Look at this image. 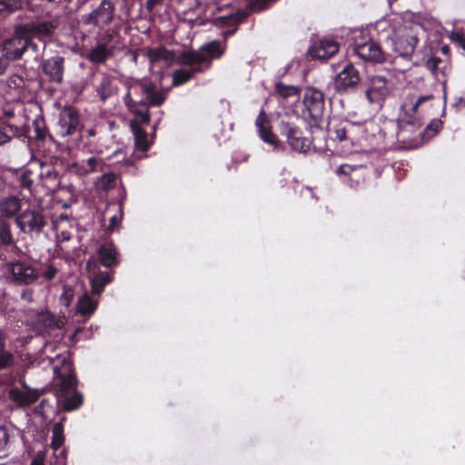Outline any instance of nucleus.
<instances>
[{
    "label": "nucleus",
    "mask_w": 465,
    "mask_h": 465,
    "mask_svg": "<svg viewBox=\"0 0 465 465\" xmlns=\"http://www.w3.org/2000/svg\"><path fill=\"white\" fill-rule=\"evenodd\" d=\"M115 17V5L112 0H101L79 21L83 37H92L95 45L89 51L87 59L93 64H104L114 56L123 43L117 28L111 26Z\"/></svg>",
    "instance_id": "nucleus-1"
},
{
    "label": "nucleus",
    "mask_w": 465,
    "mask_h": 465,
    "mask_svg": "<svg viewBox=\"0 0 465 465\" xmlns=\"http://www.w3.org/2000/svg\"><path fill=\"white\" fill-rule=\"evenodd\" d=\"M350 47L354 54L365 62L373 64L390 62L393 64H396V57L391 58V55L382 49L367 28L357 30L353 33Z\"/></svg>",
    "instance_id": "nucleus-2"
},
{
    "label": "nucleus",
    "mask_w": 465,
    "mask_h": 465,
    "mask_svg": "<svg viewBox=\"0 0 465 465\" xmlns=\"http://www.w3.org/2000/svg\"><path fill=\"white\" fill-rule=\"evenodd\" d=\"M226 43L222 44L219 40H213L203 45L199 52L195 50H183L177 57L181 64H198L205 68V71L212 65L213 60L220 59L225 53Z\"/></svg>",
    "instance_id": "nucleus-3"
},
{
    "label": "nucleus",
    "mask_w": 465,
    "mask_h": 465,
    "mask_svg": "<svg viewBox=\"0 0 465 465\" xmlns=\"http://www.w3.org/2000/svg\"><path fill=\"white\" fill-rule=\"evenodd\" d=\"M278 129L280 135L285 139V143L292 153L305 155L314 146L312 133L293 122L282 120Z\"/></svg>",
    "instance_id": "nucleus-4"
},
{
    "label": "nucleus",
    "mask_w": 465,
    "mask_h": 465,
    "mask_svg": "<svg viewBox=\"0 0 465 465\" xmlns=\"http://www.w3.org/2000/svg\"><path fill=\"white\" fill-rule=\"evenodd\" d=\"M6 125L16 138L23 141L27 140L28 143L45 141L48 137L52 142H54V136L49 134L45 117L41 114L36 115L31 124L25 120L21 125L11 123H7Z\"/></svg>",
    "instance_id": "nucleus-5"
},
{
    "label": "nucleus",
    "mask_w": 465,
    "mask_h": 465,
    "mask_svg": "<svg viewBox=\"0 0 465 465\" xmlns=\"http://www.w3.org/2000/svg\"><path fill=\"white\" fill-rule=\"evenodd\" d=\"M5 269L9 282L18 286L30 285L40 276L39 271L27 259H14L5 263Z\"/></svg>",
    "instance_id": "nucleus-6"
},
{
    "label": "nucleus",
    "mask_w": 465,
    "mask_h": 465,
    "mask_svg": "<svg viewBox=\"0 0 465 465\" xmlns=\"http://www.w3.org/2000/svg\"><path fill=\"white\" fill-rule=\"evenodd\" d=\"M304 109L302 113L307 115L312 127H319L325 111V95L322 91L312 86L304 89L302 97Z\"/></svg>",
    "instance_id": "nucleus-7"
},
{
    "label": "nucleus",
    "mask_w": 465,
    "mask_h": 465,
    "mask_svg": "<svg viewBox=\"0 0 465 465\" xmlns=\"http://www.w3.org/2000/svg\"><path fill=\"white\" fill-rule=\"evenodd\" d=\"M15 224L25 234H40L47 224V218L43 208L28 206L16 216Z\"/></svg>",
    "instance_id": "nucleus-8"
},
{
    "label": "nucleus",
    "mask_w": 465,
    "mask_h": 465,
    "mask_svg": "<svg viewBox=\"0 0 465 465\" xmlns=\"http://www.w3.org/2000/svg\"><path fill=\"white\" fill-rule=\"evenodd\" d=\"M28 29L27 25H19L15 27L14 36L5 41L4 49L7 58L18 60L29 47L36 50V45L32 42Z\"/></svg>",
    "instance_id": "nucleus-9"
},
{
    "label": "nucleus",
    "mask_w": 465,
    "mask_h": 465,
    "mask_svg": "<svg viewBox=\"0 0 465 465\" xmlns=\"http://www.w3.org/2000/svg\"><path fill=\"white\" fill-rule=\"evenodd\" d=\"M361 84V74L355 66L349 63L336 74L333 88L339 94H347L354 92Z\"/></svg>",
    "instance_id": "nucleus-10"
},
{
    "label": "nucleus",
    "mask_w": 465,
    "mask_h": 465,
    "mask_svg": "<svg viewBox=\"0 0 465 465\" xmlns=\"http://www.w3.org/2000/svg\"><path fill=\"white\" fill-rule=\"evenodd\" d=\"M80 126L78 111L74 106H65L59 114L55 133L58 136L64 138L79 132Z\"/></svg>",
    "instance_id": "nucleus-11"
},
{
    "label": "nucleus",
    "mask_w": 465,
    "mask_h": 465,
    "mask_svg": "<svg viewBox=\"0 0 465 465\" xmlns=\"http://www.w3.org/2000/svg\"><path fill=\"white\" fill-rule=\"evenodd\" d=\"M391 42L393 50L400 57L411 60L419 39L411 30L404 29L402 32L396 33Z\"/></svg>",
    "instance_id": "nucleus-12"
},
{
    "label": "nucleus",
    "mask_w": 465,
    "mask_h": 465,
    "mask_svg": "<svg viewBox=\"0 0 465 465\" xmlns=\"http://www.w3.org/2000/svg\"><path fill=\"white\" fill-rule=\"evenodd\" d=\"M398 132L397 140L403 143L412 145L419 135L420 127V123L413 116H407L406 114L400 118L397 122Z\"/></svg>",
    "instance_id": "nucleus-13"
},
{
    "label": "nucleus",
    "mask_w": 465,
    "mask_h": 465,
    "mask_svg": "<svg viewBox=\"0 0 465 465\" xmlns=\"http://www.w3.org/2000/svg\"><path fill=\"white\" fill-rule=\"evenodd\" d=\"M134 94L141 96L142 103L146 106H161L166 100V95L163 91L156 89L153 83L135 84L133 88Z\"/></svg>",
    "instance_id": "nucleus-14"
},
{
    "label": "nucleus",
    "mask_w": 465,
    "mask_h": 465,
    "mask_svg": "<svg viewBox=\"0 0 465 465\" xmlns=\"http://www.w3.org/2000/svg\"><path fill=\"white\" fill-rule=\"evenodd\" d=\"M340 45L337 41L322 39L308 50V56L312 60H328L338 53Z\"/></svg>",
    "instance_id": "nucleus-15"
},
{
    "label": "nucleus",
    "mask_w": 465,
    "mask_h": 465,
    "mask_svg": "<svg viewBox=\"0 0 465 465\" xmlns=\"http://www.w3.org/2000/svg\"><path fill=\"white\" fill-rule=\"evenodd\" d=\"M54 372L57 378L60 379V390L63 392H67L77 386V378L71 362L63 361L61 367H54Z\"/></svg>",
    "instance_id": "nucleus-16"
},
{
    "label": "nucleus",
    "mask_w": 465,
    "mask_h": 465,
    "mask_svg": "<svg viewBox=\"0 0 465 465\" xmlns=\"http://www.w3.org/2000/svg\"><path fill=\"white\" fill-rule=\"evenodd\" d=\"M38 168L37 178L40 179L43 187L51 193L63 189L59 173L54 167L40 164Z\"/></svg>",
    "instance_id": "nucleus-17"
},
{
    "label": "nucleus",
    "mask_w": 465,
    "mask_h": 465,
    "mask_svg": "<svg viewBox=\"0 0 465 465\" xmlns=\"http://www.w3.org/2000/svg\"><path fill=\"white\" fill-rule=\"evenodd\" d=\"M260 138L267 144L273 146L274 149L281 145L278 137L273 134L270 121L267 119L263 110H262L255 121Z\"/></svg>",
    "instance_id": "nucleus-18"
},
{
    "label": "nucleus",
    "mask_w": 465,
    "mask_h": 465,
    "mask_svg": "<svg viewBox=\"0 0 465 465\" xmlns=\"http://www.w3.org/2000/svg\"><path fill=\"white\" fill-rule=\"evenodd\" d=\"M388 80L381 75H373L370 78V87L365 91L368 101L372 104L383 98L389 92Z\"/></svg>",
    "instance_id": "nucleus-19"
},
{
    "label": "nucleus",
    "mask_w": 465,
    "mask_h": 465,
    "mask_svg": "<svg viewBox=\"0 0 465 465\" xmlns=\"http://www.w3.org/2000/svg\"><path fill=\"white\" fill-rule=\"evenodd\" d=\"M98 261L101 265L106 268L116 267L119 261V253L111 242L101 244L97 250Z\"/></svg>",
    "instance_id": "nucleus-20"
},
{
    "label": "nucleus",
    "mask_w": 465,
    "mask_h": 465,
    "mask_svg": "<svg viewBox=\"0 0 465 465\" xmlns=\"http://www.w3.org/2000/svg\"><path fill=\"white\" fill-rule=\"evenodd\" d=\"M43 71L49 81L57 84L62 83L64 74V58L54 56L45 60L43 64Z\"/></svg>",
    "instance_id": "nucleus-21"
},
{
    "label": "nucleus",
    "mask_w": 465,
    "mask_h": 465,
    "mask_svg": "<svg viewBox=\"0 0 465 465\" xmlns=\"http://www.w3.org/2000/svg\"><path fill=\"white\" fill-rule=\"evenodd\" d=\"M22 211V200L15 195L0 199V215L5 218H14Z\"/></svg>",
    "instance_id": "nucleus-22"
},
{
    "label": "nucleus",
    "mask_w": 465,
    "mask_h": 465,
    "mask_svg": "<svg viewBox=\"0 0 465 465\" xmlns=\"http://www.w3.org/2000/svg\"><path fill=\"white\" fill-rule=\"evenodd\" d=\"M189 66V69L180 68L173 72V85L179 86L189 82L195 74L205 72V68L198 64H186Z\"/></svg>",
    "instance_id": "nucleus-23"
},
{
    "label": "nucleus",
    "mask_w": 465,
    "mask_h": 465,
    "mask_svg": "<svg viewBox=\"0 0 465 465\" xmlns=\"http://www.w3.org/2000/svg\"><path fill=\"white\" fill-rule=\"evenodd\" d=\"M352 127V124L349 121H338L337 123L330 124L329 134L333 140L339 142L347 141L349 139L348 134Z\"/></svg>",
    "instance_id": "nucleus-24"
},
{
    "label": "nucleus",
    "mask_w": 465,
    "mask_h": 465,
    "mask_svg": "<svg viewBox=\"0 0 465 465\" xmlns=\"http://www.w3.org/2000/svg\"><path fill=\"white\" fill-rule=\"evenodd\" d=\"M130 125L134 134L135 149L143 153L147 152L150 148L147 133L134 120L131 121Z\"/></svg>",
    "instance_id": "nucleus-25"
},
{
    "label": "nucleus",
    "mask_w": 465,
    "mask_h": 465,
    "mask_svg": "<svg viewBox=\"0 0 465 465\" xmlns=\"http://www.w3.org/2000/svg\"><path fill=\"white\" fill-rule=\"evenodd\" d=\"M113 281V275L107 272H99L91 279L92 293L94 295H100L104 287Z\"/></svg>",
    "instance_id": "nucleus-26"
},
{
    "label": "nucleus",
    "mask_w": 465,
    "mask_h": 465,
    "mask_svg": "<svg viewBox=\"0 0 465 465\" xmlns=\"http://www.w3.org/2000/svg\"><path fill=\"white\" fill-rule=\"evenodd\" d=\"M36 178L37 172L30 167H26L18 174L17 181L21 189L32 192V187Z\"/></svg>",
    "instance_id": "nucleus-27"
},
{
    "label": "nucleus",
    "mask_w": 465,
    "mask_h": 465,
    "mask_svg": "<svg viewBox=\"0 0 465 465\" xmlns=\"http://www.w3.org/2000/svg\"><path fill=\"white\" fill-rule=\"evenodd\" d=\"M98 302L84 293L77 302V310L82 315H91L97 309Z\"/></svg>",
    "instance_id": "nucleus-28"
},
{
    "label": "nucleus",
    "mask_w": 465,
    "mask_h": 465,
    "mask_svg": "<svg viewBox=\"0 0 465 465\" xmlns=\"http://www.w3.org/2000/svg\"><path fill=\"white\" fill-rule=\"evenodd\" d=\"M96 92L101 100L105 101L115 94V87L113 84V81L106 75L103 76L96 87Z\"/></svg>",
    "instance_id": "nucleus-29"
},
{
    "label": "nucleus",
    "mask_w": 465,
    "mask_h": 465,
    "mask_svg": "<svg viewBox=\"0 0 465 465\" xmlns=\"http://www.w3.org/2000/svg\"><path fill=\"white\" fill-rule=\"evenodd\" d=\"M14 361V355L5 350V336L3 333L0 339V371L11 367Z\"/></svg>",
    "instance_id": "nucleus-30"
},
{
    "label": "nucleus",
    "mask_w": 465,
    "mask_h": 465,
    "mask_svg": "<svg viewBox=\"0 0 465 465\" xmlns=\"http://www.w3.org/2000/svg\"><path fill=\"white\" fill-rule=\"evenodd\" d=\"M23 25H27L28 34L33 38L36 35H50L53 32V26L49 23H40L37 25L32 24H24Z\"/></svg>",
    "instance_id": "nucleus-31"
},
{
    "label": "nucleus",
    "mask_w": 465,
    "mask_h": 465,
    "mask_svg": "<svg viewBox=\"0 0 465 465\" xmlns=\"http://www.w3.org/2000/svg\"><path fill=\"white\" fill-rule=\"evenodd\" d=\"M104 166V162L102 158L95 156L89 157L87 160L83 161L81 169L84 173H91L97 171H102Z\"/></svg>",
    "instance_id": "nucleus-32"
},
{
    "label": "nucleus",
    "mask_w": 465,
    "mask_h": 465,
    "mask_svg": "<svg viewBox=\"0 0 465 465\" xmlns=\"http://www.w3.org/2000/svg\"><path fill=\"white\" fill-rule=\"evenodd\" d=\"M22 0H0V15L7 16L22 8Z\"/></svg>",
    "instance_id": "nucleus-33"
},
{
    "label": "nucleus",
    "mask_w": 465,
    "mask_h": 465,
    "mask_svg": "<svg viewBox=\"0 0 465 465\" xmlns=\"http://www.w3.org/2000/svg\"><path fill=\"white\" fill-rule=\"evenodd\" d=\"M442 124L440 120L433 119L422 132L419 133V135L423 141H428L441 130Z\"/></svg>",
    "instance_id": "nucleus-34"
},
{
    "label": "nucleus",
    "mask_w": 465,
    "mask_h": 465,
    "mask_svg": "<svg viewBox=\"0 0 465 465\" xmlns=\"http://www.w3.org/2000/svg\"><path fill=\"white\" fill-rule=\"evenodd\" d=\"M277 94L283 99H287L293 96L300 95V88L295 85H287L282 82H279L275 85Z\"/></svg>",
    "instance_id": "nucleus-35"
},
{
    "label": "nucleus",
    "mask_w": 465,
    "mask_h": 465,
    "mask_svg": "<svg viewBox=\"0 0 465 465\" xmlns=\"http://www.w3.org/2000/svg\"><path fill=\"white\" fill-rule=\"evenodd\" d=\"M52 434L51 445L54 450H58L62 447L64 441V427L61 422H57L53 426Z\"/></svg>",
    "instance_id": "nucleus-36"
},
{
    "label": "nucleus",
    "mask_w": 465,
    "mask_h": 465,
    "mask_svg": "<svg viewBox=\"0 0 465 465\" xmlns=\"http://www.w3.org/2000/svg\"><path fill=\"white\" fill-rule=\"evenodd\" d=\"M35 322L45 328H53L56 325L54 315L48 311L38 312L35 316Z\"/></svg>",
    "instance_id": "nucleus-37"
},
{
    "label": "nucleus",
    "mask_w": 465,
    "mask_h": 465,
    "mask_svg": "<svg viewBox=\"0 0 465 465\" xmlns=\"http://www.w3.org/2000/svg\"><path fill=\"white\" fill-rule=\"evenodd\" d=\"M133 113L143 124H148L151 120L149 107L145 104L141 103L130 111Z\"/></svg>",
    "instance_id": "nucleus-38"
},
{
    "label": "nucleus",
    "mask_w": 465,
    "mask_h": 465,
    "mask_svg": "<svg viewBox=\"0 0 465 465\" xmlns=\"http://www.w3.org/2000/svg\"><path fill=\"white\" fill-rule=\"evenodd\" d=\"M116 183V175L114 173H104L97 182V185L103 191H109L114 188Z\"/></svg>",
    "instance_id": "nucleus-39"
},
{
    "label": "nucleus",
    "mask_w": 465,
    "mask_h": 465,
    "mask_svg": "<svg viewBox=\"0 0 465 465\" xmlns=\"http://www.w3.org/2000/svg\"><path fill=\"white\" fill-rule=\"evenodd\" d=\"M83 403V396L81 393L74 391V393L65 399L64 402V409L66 411H72L78 409Z\"/></svg>",
    "instance_id": "nucleus-40"
},
{
    "label": "nucleus",
    "mask_w": 465,
    "mask_h": 465,
    "mask_svg": "<svg viewBox=\"0 0 465 465\" xmlns=\"http://www.w3.org/2000/svg\"><path fill=\"white\" fill-rule=\"evenodd\" d=\"M134 85L131 86L128 93L124 97V102L126 105V107L131 111L134 109L136 105H139L143 100H141V96L137 94H134L133 88Z\"/></svg>",
    "instance_id": "nucleus-41"
},
{
    "label": "nucleus",
    "mask_w": 465,
    "mask_h": 465,
    "mask_svg": "<svg viewBox=\"0 0 465 465\" xmlns=\"http://www.w3.org/2000/svg\"><path fill=\"white\" fill-rule=\"evenodd\" d=\"M169 52L164 47L153 48L148 51V57L151 62H158L160 60H168Z\"/></svg>",
    "instance_id": "nucleus-42"
},
{
    "label": "nucleus",
    "mask_w": 465,
    "mask_h": 465,
    "mask_svg": "<svg viewBox=\"0 0 465 465\" xmlns=\"http://www.w3.org/2000/svg\"><path fill=\"white\" fill-rule=\"evenodd\" d=\"M41 396V392L37 390H30L25 391L24 406H30L35 403Z\"/></svg>",
    "instance_id": "nucleus-43"
},
{
    "label": "nucleus",
    "mask_w": 465,
    "mask_h": 465,
    "mask_svg": "<svg viewBox=\"0 0 465 465\" xmlns=\"http://www.w3.org/2000/svg\"><path fill=\"white\" fill-rule=\"evenodd\" d=\"M10 440V433L6 426L0 425V451L7 449Z\"/></svg>",
    "instance_id": "nucleus-44"
},
{
    "label": "nucleus",
    "mask_w": 465,
    "mask_h": 465,
    "mask_svg": "<svg viewBox=\"0 0 465 465\" xmlns=\"http://www.w3.org/2000/svg\"><path fill=\"white\" fill-rule=\"evenodd\" d=\"M6 124L7 123H3V125H0V146L11 141L13 137H15V134L9 131V127H7Z\"/></svg>",
    "instance_id": "nucleus-45"
},
{
    "label": "nucleus",
    "mask_w": 465,
    "mask_h": 465,
    "mask_svg": "<svg viewBox=\"0 0 465 465\" xmlns=\"http://www.w3.org/2000/svg\"><path fill=\"white\" fill-rule=\"evenodd\" d=\"M4 114L7 118L5 123L17 124L21 125L22 123H25L26 120L23 116H16L14 110H5Z\"/></svg>",
    "instance_id": "nucleus-46"
},
{
    "label": "nucleus",
    "mask_w": 465,
    "mask_h": 465,
    "mask_svg": "<svg viewBox=\"0 0 465 465\" xmlns=\"http://www.w3.org/2000/svg\"><path fill=\"white\" fill-rule=\"evenodd\" d=\"M25 391H21L18 389H12L10 391V398L18 402L21 406H24Z\"/></svg>",
    "instance_id": "nucleus-47"
},
{
    "label": "nucleus",
    "mask_w": 465,
    "mask_h": 465,
    "mask_svg": "<svg viewBox=\"0 0 465 465\" xmlns=\"http://www.w3.org/2000/svg\"><path fill=\"white\" fill-rule=\"evenodd\" d=\"M57 272V269L53 264H49L47 265L46 269L42 272V275L46 280L51 281L56 276Z\"/></svg>",
    "instance_id": "nucleus-48"
},
{
    "label": "nucleus",
    "mask_w": 465,
    "mask_h": 465,
    "mask_svg": "<svg viewBox=\"0 0 465 465\" xmlns=\"http://www.w3.org/2000/svg\"><path fill=\"white\" fill-rule=\"evenodd\" d=\"M433 97H434V96H433L432 94H427V95H421V96H420V97L416 100V102L412 104L411 109V112H412L413 114H415V113L417 112V110H418L419 106H420L422 103L427 102V101H430V100L433 99Z\"/></svg>",
    "instance_id": "nucleus-49"
},
{
    "label": "nucleus",
    "mask_w": 465,
    "mask_h": 465,
    "mask_svg": "<svg viewBox=\"0 0 465 465\" xmlns=\"http://www.w3.org/2000/svg\"><path fill=\"white\" fill-rule=\"evenodd\" d=\"M441 63V59L436 56L430 57L426 62V66L432 73H435L439 64Z\"/></svg>",
    "instance_id": "nucleus-50"
},
{
    "label": "nucleus",
    "mask_w": 465,
    "mask_h": 465,
    "mask_svg": "<svg viewBox=\"0 0 465 465\" xmlns=\"http://www.w3.org/2000/svg\"><path fill=\"white\" fill-rule=\"evenodd\" d=\"M451 106L457 112L464 109L465 108V96H462V95L455 96Z\"/></svg>",
    "instance_id": "nucleus-51"
},
{
    "label": "nucleus",
    "mask_w": 465,
    "mask_h": 465,
    "mask_svg": "<svg viewBox=\"0 0 465 465\" xmlns=\"http://www.w3.org/2000/svg\"><path fill=\"white\" fill-rule=\"evenodd\" d=\"M453 39L458 43V45L465 51V35L460 33H454Z\"/></svg>",
    "instance_id": "nucleus-52"
},
{
    "label": "nucleus",
    "mask_w": 465,
    "mask_h": 465,
    "mask_svg": "<svg viewBox=\"0 0 465 465\" xmlns=\"http://www.w3.org/2000/svg\"><path fill=\"white\" fill-rule=\"evenodd\" d=\"M352 167L349 164H341L338 169H337V174L341 175V174H344V175H349L351 172H352Z\"/></svg>",
    "instance_id": "nucleus-53"
},
{
    "label": "nucleus",
    "mask_w": 465,
    "mask_h": 465,
    "mask_svg": "<svg viewBox=\"0 0 465 465\" xmlns=\"http://www.w3.org/2000/svg\"><path fill=\"white\" fill-rule=\"evenodd\" d=\"M22 300L25 302H32L33 301V291L31 289H25L21 293Z\"/></svg>",
    "instance_id": "nucleus-54"
},
{
    "label": "nucleus",
    "mask_w": 465,
    "mask_h": 465,
    "mask_svg": "<svg viewBox=\"0 0 465 465\" xmlns=\"http://www.w3.org/2000/svg\"><path fill=\"white\" fill-rule=\"evenodd\" d=\"M163 0H147L146 6L149 10H152L155 5L161 4Z\"/></svg>",
    "instance_id": "nucleus-55"
},
{
    "label": "nucleus",
    "mask_w": 465,
    "mask_h": 465,
    "mask_svg": "<svg viewBox=\"0 0 465 465\" xmlns=\"http://www.w3.org/2000/svg\"><path fill=\"white\" fill-rule=\"evenodd\" d=\"M6 66H7L6 60L0 58V75L5 73Z\"/></svg>",
    "instance_id": "nucleus-56"
},
{
    "label": "nucleus",
    "mask_w": 465,
    "mask_h": 465,
    "mask_svg": "<svg viewBox=\"0 0 465 465\" xmlns=\"http://www.w3.org/2000/svg\"><path fill=\"white\" fill-rule=\"evenodd\" d=\"M118 223V218H117V216H115V215H114V216H113V217L110 219L109 228H111V229H112V228H114V227L116 225V223Z\"/></svg>",
    "instance_id": "nucleus-57"
},
{
    "label": "nucleus",
    "mask_w": 465,
    "mask_h": 465,
    "mask_svg": "<svg viewBox=\"0 0 465 465\" xmlns=\"http://www.w3.org/2000/svg\"><path fill=\"white\" fill-rule=\"evenodd\" d=\"M5 189V182L2 176H0V193H2Z\"/></svg>",
    "instance_id": "nucleus-58"
},
{
    "label": "nucleus",
    "mask_w": 465,
    "mask_h": 465,
    "mask_svg": "<svg viewBox=\"0 0 465 465\" xmlns=\"http://www.w3.org/2000/svg\"><path fill=\"white\" fill-rule=\"evenodd\" d=\"M440 50H441V53L444 54H447L450 53V47L448 45L441 46Z\"/></svg>",
    "instance_id": "nucleus-59"
},
{
    "label": "nucleus",
    "mask_w": 465,
    "mask_h": 465,
    "mask_svg": "<svg viewBox=\"0 0 465 465\" xmlns=\"http://www.w3.org/2000/svg\"><path fill=\"white\" fill-rule=\"evenodd\" d=\"M30 465H44L43 461L38 459H34Z\"/></svg>",
    "instance_id": "nucleus-60"
},
{
    "label": "nucleus",
    "mask_w": 465,
    "mask_h": 465,
    "mask_svg": "<svg viewBox=\"0 0 465 465\" xmlns=\"http://www.w3.org/2000/svg\"><path fill=\"white\" fill-rule=\"evenodd\" d=\"M234 32H235V29H234V30L227 31V32L225 33V35H232Z\"/></svg>",
    "instance_id": "nucleus-61"
},
{
    "label": "nucleus",
    "mask_w": 465,
    "mask_h": 465,
    "mask_svg": "<svg viewBox=\"0 0 465 465\" xmlns=\"http://www.w3.org/2000/svg\"><path fill=\"white\" fill-rule=\"evenodd\" d=\"M44 405H45V400H43V401L40 402V405L38 406V408H42Z\"/></svg>",
    "instance_id": "nucleus-62"
},
{
    "label": "nucleus",
    "mask_w": 465,
    "mask_h": 465,
    "mask_svg": "<svg viewBox=\"0 0 465 465\" xmlns=\"http://www.w3.org/2000/svg\"><path fill=\"white\" fill-rule=\"evenodd\" d=\"M443 98H444V101L446 102V99H447V94H446V93H444Z\"/></svg>",
    "instance_id": "nucleus-63"
}]
</instances>
